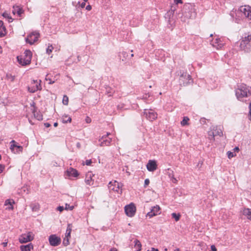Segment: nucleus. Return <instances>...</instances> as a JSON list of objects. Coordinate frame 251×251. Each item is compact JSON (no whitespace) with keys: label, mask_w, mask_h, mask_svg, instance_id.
I'll use <instances>...</instances> for the list:
<instances>
[{"label":"nucleus","mask_w":251,"mask_h":251,"mask_svg":"<svg viewBox=\"0 0 251 251\" xmlns=\"http://www.w3.org/2000/svg\"><path fill=\"white\" fill-rule=\"evenodd\" d=\"M144 115L149 120L152 121L155 120L157 117L156 113L153 112L152 110L145 109L144 112Z\"/></svg>","instance_id":"6e6552de"},{"label":"nucleus","mask_w":251,"mask_h":251,"mask_svg":"<svg viewBox=\"0 0 251 251\" xmlns=\"http://www.w3.org/2000/svg\"><path fill=\"white\" fill-rule=\"evenodd\" d=\"M211 249L212 251H217V249L214 245H212L211 246Z\"/></svg>","instance_id":"8fccbe9b"},{"label":"nucleus","mask_w":251,"mask_h":251,"mask_svg":"<svg viewBox=\"0 0 251 251\" xmlns=\"http://www.w3.org/2000/svg\"><path fill=\"white\" fill-rule=\"evenodd\" d=\"M53 126H54L56 127L58 126V123H54Z\"/></svg>","instance_id":"0e129e2a"},{"label":"nucleus","mask_w":251,"mask_h":251,"mask_svg":"<svg viewBox=\"0 0 251 251\" xmlns=\"http://www.w3.org/2000/svg\"><path fill=\"white\" fill-rule=\"evenodd\" d=\"M248 93H250V91L245 85H240L235 91L236 96L240 100H242L244 98L247 97Z\"/></svg>","instance_id":"7ed1b4c3"},{"label":"nucleus","mask_w":251,"mask_h":251,"mask_svg":"<svg viewBox=\"0 0 251 251\" xmlns=\"http://www.w3.org/2000/svg\"><path fill=\"white\" fill-rule=\"evenodd\" d=\"M240 49L246 52H249L251 51V45L250 43H247L242 40L240 43Z\"/></svg>","instance_id":"4468645a"},{"label":"nucleus","mask_w":251,"mask_h":251,"mask_svg":"<svg viewBox=\"0 0 251 251\" xmlns=\"http://www.w3.org/2000/svg\"><path fill=\"white\" fill-rule=\"evenodd\" d=\"M120 186L119 183L116 181H114V182L110 181L108 184V188L110 190H113L118 193H121L122 190L120 189Z\"/></svg>","instance_id":"f8f14e48"},{"label":"nucleus","mask_w":251,"mask_h":251,"mask_svg":"<svg viewBox=\"0 0 251 251\" xmlns=\"http://www.w3.org/2000/svg\"><path fill=\"white\" fill-rule=\"evenodd\" d=\"M44 125L46 127H49L50 126V125L48 123H45Z\"/></svg>","instance_id":"4d7b16f0"},{"label":"nucleus","mask_w":251,"mask_h":251,"mask_svg":"<svg viewBox=\"0 0 251 251\" xmlns=\"http://www.w3.org/2000/svg\"><path fill=\"white\" fill-rule=\"evenodd\" d=\"M245 41L247 42L248 43H250L251 41V35H248L247 37H245L243 39Z\"/></svg>","instance_id":"e433bc0d"},{"label":"nucleus","mask_w":251,"mask_h":251,"mask_svg":"<svg viewBox=\"0 0 251 251\" xmlns=\"http://www.w3.org/2000/svg\"><path fill=\"white\" fill-rule=\"evenodd\" d=\"M179 81L181 85L186 86L192 82L191 77L186 73H183L180 76Z\"/></svg>","instance_id":"20e7f679"},{"label":"nucleus","mask_w":251,"mask_h":251,"mask_svg":"<svg viewBox=\"0 0 251 251\" xmlns=\"http://www.w3.org/2000/svg\"><path fill=\"white\" fill-rule=\"evenodd\" d=\"M234 151H239V149L238 147H235L234 149Z\"/></svg>","instance_id":"680f3d73"},{"label":"nucleus","mask_w":251,"mask_h":251,"mask_svg":"<svg viewBox=\"0 0 251 251\" xmlns=\"http://www.w3.org/2000/svg\"><path fill=\"white\" fill-rule=\"evenodd\" d=\"M174 251H180L179 249L177 248V249H175Z\"/></svg>","instance_id":"69168bd1"},{"label":"nucleus","mask_w":251,"mask_h":251,"mask_svg":"<svg viewBox=\"0 0 251 251\" xmlns=\"http://www.w3.org/2000/svg\"><path fill=\"white\" fill-rule=\"evenodd\" d=\"M71 118L68 115H63L62 117V122L64 123H67V122H71Z\"/></svg>","instance_id":"c85d7f7f"},{"label":"nucleus","mask_w":251,"mask_h":251,"mask_svg":"<svg viewBox=\"0 0 251 251\" xmlns=\"http://www.w3.org/2000/svg\"><path fill=\"white\" fill-rule=\"evenodd\" d=\"M72 231L71 224H68L65 233V237L64 238L63 244L64 246H67L69 244V239L71 237V233Z\"/></svg>","instance_id":"9b49d317"},{"label":"nucleus","mask_w":251,"mask_h":251,"mask_svg":"<svg viewBox=\"0 0 251 251\" xmlns=\"http://www.w3.org/2000/svg\"><path fill=\"white\" fill-rule=\"evenodd\" d=\"M39 37V33L38 32H33L27 37L26 42L32 45L37 41Z\"/></svg>","instance_id":"0eeeda50"},{"label":"nucleus","mask_w":251,"mask_h":251,"mask_svg":"<svg viewBox=\"0 0 251 251\" xmlns=\"http://www.w3.org/2000/svg\"><path fill=\"white\" fill-rule=\"evenodd\" d=\"M212 46L216 47L217 49H221L223 46L224 44L221 42L220 39H216L212 42Z\"/></svg>","instance_id":"aec40b11"},{"label":"nucleus","mask_w":251,"mask_h":251,"mask_svg":"<svg viewBox=\"0 0 251 251\" xmlns=\"http://www.w3.org/2000/svg\"><path fill=\"white\" fill-rule=\"evenodd\" d=\"M147 169L151 172L154 171L157 168V164L156 161L154 160H149L147 165Z\"/></svg>","instance_id":"f3484780"},{"label":"nucleus","mask_w":251,"mask_h":251,"mask_svg":"<svg viewBox=\"0 0 251 251\" xmlns=\"http://www.w3.org/2000/svg\"><path fill=\"white\" fill-rule=\"evenodd\" d=\"M74 208V206H70L69 204H66L65 205V209H66V210H73Z\"/></svg>","instance_id":"58836bf2"},{"label":"nucleus","mask_w":251,"mask_h":251,"mask_svg":"<svg viewBox=\"0 0 251 251\" xmlns=\"http://www.w3.org/2000/svg\"><path fill=\"white\" fill-rule=\"evenodd\" d=\"M149 183H150V180H149V179H148V178L146 179L145 180L144 187L145 188L147 187V186L149 184Z\"/></svg>","instance_id":"ea45409f"},{"label":"nucleus","mask_w":251,"mask_h":251,"mask_svg":"<svg viewBox=\"0 0 251 251\" xmlns=\"http://www.w3.org/2000/svg\"><path fill=\"white\" fill-rule=\"evenodd\" d=\"M215 136H216L212 130L208 132V138L210 140L214 141Z\"/></svg>","instance_id":"7c9ffc66"},{"label":"nucleus","mask_w":251,"mask_h":251,"mask_svg":"<svg viewBox=\"0 0 251 251\" xmlns=\"http://www.w3.org/2000/svg\"><path fill=\"white\" fill-rule=\"evenodd\" d=\"M30 206L33 211H37L40 208V205L38 203H32Z\"/></svg>","instance_id":"cd10ccee"},{"label":"nucleus","mask_w":251,"mask_h":251,"mask_svg":"<svg viewBox=\"0 0 251 251\" xmlns=\"http://www.w3.org/2000/svg\"><path fill=\"white\" fill-rule=\"evenodd\" d=\"M109 134H110V133H107V134H106V136H104L106 137H107L108 135H109Z\"/></svg>","instance_id":"774afa93"},{"label":"nucleus","mask_w":251,"mask_h":251,"mask_svg":"<svg viewBox=\"0 0 251 251\" xmlns=\"http://www.w3.org/2000/svg\"><path fill=\"white\" fill-rule=\"evenodd\" d=\"M213 132L215 134V136L219 135L221 136L223 135V132L221 128L217 126L213 127L212 130Z\"/></svg>","instance_id":"bb28decb"},{"label":"nucleus","mask_w":251,"mask_h":251,"mask_svg":"<svg viewBox=\"0 0 251 251\" xmlns=\"http://www.w3.org/2000/svg\"><path fill=\"white\" fill-rule=\"evenodd\" d=\"M189 120V119L187 117H184L183 118V120L181 122V125L182 126H185L186 125H188V121Z\"/></svg>","instance_id":"c756f323"},{"label":"nucleus","mask_w":251,"mask_h":251,"mask_svg":"<svg viewBox=\"0 0 251 251\" xmlns=\"http://www.w3.org/2000/svg\"><path fill=\"white\" fill-rule=\"evenodd\" d=\"M32 52L29 50H26L24 52V56H17V60L19 63L22 66L28 65L31 62Z\"/></svg>","instance_id":"f03ea898"},{"label":"nucleus","mask_w":251,"mask_h":251,"mask_svg":"<svg viewBox=\"0 0 251 251\" xmlns=\"http://www.w3.org/2000/svg\"><path fill=\"white\" fill-rule=\"evenodd\" d=\"M15 203L14 201L12 200H6L5 201V205L8 206L6 209L8 210L13 209V204Z\"/></svg>","instance_id":"a878e982"},{"label":"nucleus","mask_w":251,"mask_h":251,"mask_svg":"<svg viewBox=\"0 0 251 251\" xmlns=\"http://www.w3.org/2000/svg\"><path fill=\"white\" fill-rule=\"evenodd\" d=\"M85 6V2H82L81 4V7L82 8H83Z\"/></svg>","instance_id":"e2e57ef3"},{"label":"nucleus","mask_w":251,"mask_h":251,"mask_svg":"<svg viewBox=\"0 0 251 251\" xmlns=\"http://www.w3.org/2000/svg\"><path fill=\"white\" fill-rule=\"evenodd\" d=\"M10 143L11 144L10 149L12 152L14 153H18L22 151L23 147L18 145L15 141L12 140Z\"/></svg>","instance_id":"1a4fd4ad"},{"label":"nucleus","mask_w":251,"mask_h":251,"mask_svg":"<svg viewBox=\"0 0 251 251\" xmlns=\"http://www.w3.org/2000/svg\"><path fill=\"white\" fill-rule=\"evenodd\" d=\"M109 251H118V250L116 248H113Z\"/></svg>","instance_id":"bf43d9fd"},{"label":"nucleus","mask_w":251,"mask_h":251,"mask_svg":"<svg viewBox=\"0 0 251 251\" xmlns=\"http://www.w3.org/2000/svg\"><path fill=\"white\" fill-rule=\"evenodd\" d=\"M243 214L247 218L251 221V209L250 208H244L243 210Z\"/></svg>","instance_id":"393cba45"},{"label":"nucleus","mask_w":251,"mask_h":251,"mask_svg":"<svg viewBox=\"0 0 251 251\" xmlns=\"http://www.w3.org/2000/svg\"><path fill=\"white\" fill-rule=\"evenodd\" d=\"M33 249V246L31 243L26 245H22L20 246L21 251H31Z\"/></svg>","instance_id":"4be33fe9"},{"label":"nucleus","mask_w":251,"mask_h":251,"mask_svg":"<svg viewBox=\"0 0 251 251\" xmlns=\"http://www.w3.org/2000/svg\"><path fill=\"white\" fill-rule=\"evenodd\" d=\"M177 180L176 178H175L174 176H172V181L174 183H176L177 182Z\"/></svg>","instance_id":"6e6d98bb"},{"label":"nucleus","mask_w":251,"mask_h":251,"mask_svg":"<svg viewBox=\"0 0 251 251\" xmlns=\"http://www.w3.org/2000/svg\"><path fill=\"white\" fill-rule=\"evenodd\" d=\"M13 13L14 14H17L18 16H21L22 14L24 13V10L22 8L18 5H14L13 7Z\"/></svg>","instance_id":"6ab92c4d"},{"label":"nucleus","mask_w":251,"mask_h":251,"mask_svg":"<svg viewBox=\"0 0 251 251\" xmlns=\"http://www.w3.org/2000/svg\"><path fill=\"white\" fill-rule=\"evenodd\" d=\"M175 2H176V4L182 3V0H176Z\"/></svg>","instance_id":"5fc2aeb1"},{"label":"nucleus","mask_w":251,"mask_h":251,"mask_svg":"<svg viewBox=\"0 0 251 251\" xmlns=\"http://www.w3.org/2000/svg\"><path fill=\"white\" fill-rule=\"evenodd\" d=\"M106 93L108 94V96H111L112 94L113 93V90L109 87H106Z\"/></svg>","instance_id":"f704fd0d"},{"label":"nucleus","mask_w":251,"mask_h":251,"mask_svg":"<svg viewBox=\"0 0 251 251\" xmlns=\"http://www.w3.org/2000/svg\"><path fill=\"white\" fill-rule=\"evenodd\" d=\"M4 169V166L1 164H0V174L2 172Z\"/></svg>","instance_id":"a18cd8bd"},{"label":"nucleus","mask_w":251,"mask_h":251,"mask_svg":"<svg viewBox=\"0 0 251 251\" xmlns=\"http://www.w3.org/2000/svg\"><path fill=\"white\" fill-rule=\"evenodd\" d=\"M92 163L91 160H86L85 164L86 165H90Z\"/></svg>","instance_id":"49530a36"},{"label":"nucleus","mask_w":251,"mask_h":251,"mask_svg":"<svg viewBox=\"0 0 251 251\" xmlns=\"http://www.w3.org/2000/svg\"><path fill=\"white\" fill-rule=\"evenodd\" d=\"M122 55H123V57L124 58H126V57L128 56V54L127 52H126V51H123L122 53Z\"/></svg>","instance_id":"c03bdc74"},{"label":"nucleus","mask_w":251,"mask_h":251,"mask_svg":"<svg viewBox=\"0 0 251 251\" xmlns=\"http://www.w3.org/2000/svg\"><path fill=\"white\" fill-rule=\"evenodd\" d=\"M34 236L31 232L27 234H23L19 237V242L21 243H25L33 240Z\"/></svg>","instance_id":"423d86ee"},{"label":"nucleus","mask_w":251,"mask_h":251,"mask_svg":"<svg viewBox=\"0 0 251 251\" xmlns=\"http://www.w3.org/2000/svg\"><path fill=\"white\" fill-rule=\"evenodd\" d=\"M168 170L171 172H169V176L170 177H172V176H174L173 175V171H172L171 170H170V169H168Z\"/></svg>","instance_id":"09e8293b"},{"label":"nucleus","mask_w":251,"mask_h":251,"mask_svg":"<svg viewBox=\"0 0 251 251\" xmlns=\"http://www.w3.org/2000/svg\"><path fill=\"white\" fill-rule=\"evenodd\" d=\"M227 154L228 157L229 159L231 158L232 157H233L236 155L235 154H234L232 152H231L230 151H228L227 152Z\"/></svg>","instance_id":"4c0bfd02"},{"label":"nucleus","mask_w":251,"mask_h":251,"mask_svg":"<svg viewBox=\"0 0 251 251\" xmlns=\"http://www.w3.org/2000/svg\"><path fill=\"white\" fill-rule=\"evenodd\" d=\"M69 99L66 95H64L63 98L62 102L64 105H67L68 104Z\"/></svg>","instance_id":"72a5a7b5"},{"label":"nucleus","mask_w":251,"mask_h":251,"mask_svg":"<svg viewBox=\"0 0 251 251\" xmlns=\"http://www.w3.org/2000/svg\"><path fill=\"white\" fill-rule=\"evenodd\" d=\"M34 115V116L36 117V118H37V119L38 120H42V115H41L40 114H37V115L36 116L35 114Z\"/></svg>","instance_id":"79ce46f5"},{"label":"nucleus","mask_w":251,"mask_h":251,"mask_svg":"<svg viewBox=\"0 0 251 251\" xmlns=\"http://www.w3.org/2000/svg\"><path fill=\"white\" fill-rule=\"evenodd\" d=\"M240 10L246 17L251 20V7L245 5L241 7Z\"/></svg>","instance_id":"ddd939ff"},{"label":"nucleus","mask_w":251,"mask_h":251,"mask_svg":"<svg viewBox=\"0 0 251 251\" xmlns=\"http://www.w3.org/2000/svg\"><path fill=\"white\" fill-rule=\"evenodd\" d=\"M2 16L4 18L7 19L9 22H11L13 21V19L8 13H3Z\"/></svg>","instance_id":"2f4dec72"},{"label":"nucleus","mask_w":251,"mask_h":251,"mask_svg":"<svg viewBox=\"0 0 251 251\" xmlns=\"http://www.w3.org/2000/svg\"><path fill=\"white\" fill-rule=\"evenodd\" d=\"M126 173L127 174V175H128V176H129V175H130V173H129L128 171H127V170H126Z\"/></svg>","instance_id":"338daca9"},{"label":"nucleus","mask_w":251,"mask_h":251,"mask_svg":"<svg viewBox=\"0 0 251 251\" xmlns=\"http://www.w3.org/2000/svg\"><path fill=\"white\" fill-rule=\"evenodd\" d=\"M249 108H250V119L251 120V102L250 104L249 105Z\"/></svg>","instance_id":"603ef678"},{"label":"nucleus","mask_w":251,"mask_h":251,"mask_svg":"<svg viewBox=\"0 0 251 251\" xmlns=\"http://www.w3.org/2000/svg\"><path fill=\"white\" fill-rule=\"evenodd\" d=\"M160 207L158 205L154 206L152 207L151 211L147 213V216L150 217V218L156 216L158 214L160 213Z\"/></svg>","instance_id":"2eb2a0df"},{"label":"nucleus","mask_w":251,"mask_h":251,"mask_svg":"<svg viewBox=\"0 0 251 251\" xmlns=\"http://www.w3.org/2000/svg\"><path fill=\"white\" fill-rule=\"evenodd\" d=\"M6 33V28L3 25V23L2 21H0V37L4 36Z\"/></svg>","instance_id":"b1692460"},{"label":"nucleus","mask_w":251,"mask_h":251,"mask_svg":"<svg viewBox=\"0 0 251 251\" xmlns=\"http://www.w3.org/2000/svg\"><path fill=\"white\" fill-rule=\"evenodd\" d=\"M172 216L176 221H178L180 219V215L179 214H177L176 213H173L172 214Z\"/></svg>","instance_id":"473e14b6"},{"label":"nucleus","mask_w":251,"mask_h":251,"mask_svg":"<svg viewBox=\"0 0 251 251\" xmlns=\"http://www.w3.org/2000/svg\"><path fill=\"white\" fill-rule=\"evenodd\" d=\"M196 12L195 6L191 3L185 4L183 8V16L181 21L185 22L186 19H194L196 17Z\"/></svg>","instance_id":"f257e3e1"},{"label":"nucleus","mask_w":251,"mask_h":251,"mask_svg":"<svg viewBox=\"0 0 251 251\" xmlns=\"http://www.w3.org/2000/svg\"><path fill=\"white\" fill-rule=\"evenodd\" d=\"M49 241L51 246H57L61 243V238L56 235L53 234L50 236Z\"/></svg>","instance_id":"9d476101"},{"label":"nucleus","mask_w":251,"mask_h":251,"mask_svg":"<svg viewBox=\"0 0 251 251\" xmlns=\"http://www.w3.org/2000/svg\"><path fill=\"white\" fill-rule=\"evenodd\" d=\"M7 78L10 79L11 81H13L15 79V76L12 75H7Z\"/></svg>","instance_id":"a19ab883"},{"label":"nucleus","mask_w":251,"mask_h":251,"mask_svg":"<svg viewBox=\"0 0 251 251\" xmlns=\"http://www.w3.org/2000/svg\"><path fill=\"white\" fill-rule=\"evenodd\" d=\"M91 119L89 117H87V118H86V123H90L91 122Z\"/></svg>","instance_id":"3c124183"},{"label":"nucleus","mask_w":251,"mask_h":251,"mask_svg":"<svg viewBox=\"0 0 251 251\" xmlns=\"http://www.w3.org/2000/svg\"><path fill=\"white\" fill-rule=\"evenodd\" d=\"M2 245H3V246L4 247H6L7 245V242H4L2 243Z\"/></svg>","instance_id":"13d9d810"},{"label":"nucleus","mask_w":251,"mask_h":251,"mask_svg":"<svg viewBox=\"0 0 251 251\" xmlns=\"http://www.w3.org/2000/svg\"><path fill=\"white\" fill-rule=\"evenodd\" d=\"M53 49V48L52 45L49 46L46 50L47 53L49 54L50 52H52Z\"/></svg>","instance_id":"c9c22d12"},{"label":"nucleus","mask_w":251,"mask_h":251,"mask_svg":"<svg viewBox=\"0 0 251 251\" xmlns=\"http://www.w3.org/2000/svg\"><path fill=\"white\" fill-rule=\"evenodd\" d=\"M45 79H46V80L47 81H49V83L50 84H53V83H54V81H52V80H51V79H50V78H48L47 77H46Z\"/></svg>","instance_id":"37998d69"},{"label":"nucleus","mask_w":251,"mask_h":251,"mask_svg":"<svg viewBox=\"0 0 251 251\" xmlns=\"http://www.w3.org/2000/svg\"><path fill=\"white\" fill-rule=\"evenodd\" d=\"M92 9V7L90 5H88L86 6V9L87 10H90Z\"/></svg>","instance_id":"864d4df0"},{"label":"nucleus","mask_w":251,"mask_h":251,"mask_svg":"<svg viewBox=\"0 0 251 251\" xmlns=\"http://www.w3.org/2000/svg\"><path fill=\"white\" fill-rule=\"evenodd\" d=\"M148 251H158L157 249H155L153 248H151V251L148 250Z\"/></svg>","instance_id":"052dcab7"},{"label":"nucleus","mask_w":251,"mask_h":251,"mask_svg":"<svg viewBox=\"0 0 251 251\" xmlns=\"http://www.w3.org/2000/svg\"><path fill=\"white\" fill-rule=\"evenodd\" d=\"M57 210L60 212H62L64 210V207L63 206H59L57 207Z\"/></svg>","instance_id":"de8ad7c7"},{"label":"nucleus","mask_w":251,"mask_h":251,"mask_svg":"<svg viewBox=\"0 0 251 251\" xmlns=\"http://www.w3.org/2000/svg\"><path fill=\"white\" fill-rule=\"evenodd\" d=\"M33 82L34 84H35V83H36V84H35V86H33L32 87H28V91L30 93H34L36 91H37L38 90H40L41 89L40 83L38 84L37 81L34 80L33 81ZM41 82V81L40 80V82Z\"/></svg>","instance_id":"dca6fc26"},{"label":"nucleus","mask_w":251,"mask_h":251,"mask_svg":"<svg viewBox=\"0 0 251 251\" xmlns=\"http://www.w3.org/2000/svg\"><path fill=\"white\" fill-rule=\"evenodd\" d=\"M68 174L69 176L76 177L78 176L77 171L73 168H70L67 170Z\"/></svg>","instance_id":"5701e85b"},{"label":"nucleus","mask_w":251,"mask_h":251,"mask_svg":"<svg viewBox=\"0 0 251 251\" xmlns=\"http://www.w3.org/2000/svg\"><path fill=\"white\" fill-rule=\"evenodd\" d=\"M93 176L91 172H88L86 175L85 182L87 184L91 185L93 184L92 177Z\"/></svg>","instance_id":"412c9836"},{"label":"nucleus","mask_w":251,"mask_h":251,"mask_svg":"<svg viewBox=\"0 0 251 251\" xmlns=\"http://www.w3.org/2000/svg\"><path fill=\"white\" fill-rule=\"evenodd\" d=\"M125 211L128 217H132L135 215L136 207L133 203H131L125 207Z\"/></svg>","instance_id":"39448f33"},{"label":"nucleus","mask_w":251,"mask_h":251,"mask_svg":"<svg viewBox=\"0 0 251 251\" xmlns=\"http://www.w3.org/2000/svg\"><path fill=\"white\" fill-rule=\"evenodd\" d=\"M99 141L100 142V146L103 147L105 146H109L111 143V139H106V137L103 136L100 139H99Z\"/></svg>","instance_id":"a211bd4d"}]
</instances>
